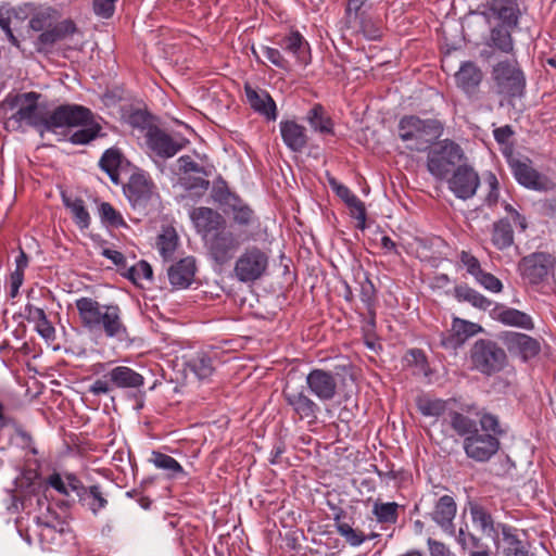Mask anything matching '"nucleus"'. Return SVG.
Returning a JSON list of instances; mask_svg holds the SVG:
<instances>
[{"label":"nucleus","instance_id":"f257e3e1","mask_svg":"<svg viewBox=\"0 0 556 556\" xmlns=\"http://www.w3.org/2000/svg\"><path fill=\"white\" fill-rule=\"evenodd\" d=\"M41 93L28 91L24 93L10 92L0 102V111L7 114L9 111L18 110L4 122V129L8 131L18 130L22 123L37 130L40 137L45 132L58 134L60 127H71L83 124L90 116V110L78 104H61L52 111H46L39 104Z\"/></svg>","mask_w":556,"mask_h":556},{"label":"nucleus","instance_id":"f03ea898","mask_svg":"<svg viewBox=\"0 0 556 556\" xmlns=\"http://www.w3.org/2000/svg\"><path fill=\"white\" fill-rule=\"evenodd\" d=\"M81 327L93 332L103 331L108 338L123 340L128 330L122 319L117 304H100L92 298L83 296L75 301Z\"/></svg>","mask_w":556,"mask_h":556},{"label":"nucleus","instance_id":"7ed1b4c3","mask_svg":"<svg viewBox=\"0 0 556 556\" xmlns=\"http://www.w3.org/2000/svg\"><path fill=\"white\" fill-rule=\"evenodd\" d=\"M354 365L344 359L330 369L313 368L305 378L308 392L320 402L332 401L349 382L355 381Z\"/></svg>","mask_w":556,"mask_h":556},{"label":"nucleus","instance_id":"20e7f679","mask_svg":"<svg viewBox=\"0 0 556 556\" xmlns=\"http://www.w3.org/2000/svg\"><path fill=\"white\" fill-rule=\"evenodd\" d=\"M481 430L464 439L466 456L477 463H488L501 448L500 438L506 433L498 417L489 412L478 414Z\"/></svg>","mask_w":556,"mask_h":556},{"label":"nucleus","instance_id":"39448f33","mask_svg":"<svg viewBox=\"0 0 556 556\" xmlns=\"http://www.w3.org/2000/svg\"><path fill=\"white\" fill-rule=\"evenodd\" d=\"M397 131L408 150L426 152L443 135L444 124L438 118L422 119L413 114L404 115L399 121Z\"/></svg>","mask_w":556,"mask_h":556},{"label":"nucleus","instance_id":"423d86ee","mask_svg":"<svg viewBox=\"0 0 556 556\" xmlns=\"http://www.w3.org/2000/svg\"><path fill=\"white\" fill-rule=\"evenodd\" d=\"M16 485L18 488V495H15L14 498L20 500L22 509H26L31 505L33 496L37 498L39 506L43 505L45 500L40 497V494L45 493L49 486L67 497L72 492L68 480L66 478L63 480L59 472L50 475L46 484H43L35 470H26L16 480Z\"/></svg>","mask_w":556,"mask_h":556},{"label":"nucleus","instance_id":"0eeeda50","mask_svg":"<svg viewBox=\"0 0 556 556\" xmlns=\"http://www.w3.org/2000/svg\"><path fill=\"white\" fill-rule=\"evenodd\" d=\"M471 368L484 376H492L502 371L507 364L505 350L493 340L479 339L470 351Z\"/></svg>","mask_w":556,"mask_h":556},{"label":"nucleus","instance_id":"6e6552de","mask_svg":"<svg viewBox=\"0 0 556 556\" xmlns=\"http://www.w3.org/2000/svg\"><path fill=\"white\" fill-rule=\"evenodd\" d=\"M463 159L465 153L462 147L451 139H444L428 150L427 168L437 179L443 180Z\"/></svg>","mask_w":556,"mask_h":556},{"label":"nucleus","instance_id":"1a4fd4ad","mask_svg":"<svg viewBox=\"0 0 556 556\" xmlns=\"http://www.w3.org/2000/svg\"><path fill=\"white\" fill-rule=\"evenodd\" d=\"M493 79L497 94L504 97L509 104L521 98L526 90V77L517 62H498L493 67Z\"/></svg>","mask_w":556,"mask_h":556},{"label":"nucleus","instance_id":"9d476101","mask_svg":"<svg viewBox=\"0 0 556 556\" xmlns=\"http://www.w3.org/2000/svg\"><path fill=\"white\" fill-rule=\"evenodd\" d=\"M124 194L131 207L144 214L160 199L156 185L144 172L132 173L128 182L123 187Z\"/></svg>","mask_w":556,"mask_h":556},{"label":"nucleus","instance_id":"9b49d317","mask_svg":"<svg viewBox=\"0 0 556 556\" xmlns=\"http://www.w3.org/2000/svg\"><path fill=\"white\" fill-rule=\"evenodd\" d=\"M268 267V255L257 247H251L237 258L233 267L235 277L243 283L261 279Z\"/></svg>","mask_w":556,"mask_h":556},{"label":"nucleus","instance_id":"f8f14e48","mask_svg":"<svg viewBox=\"0 0 556 556\" xmlns=\"http://www.w3.org/2000/svg\"><path fill=\"white\" fill-rule=\"evenodd\" d=\"M282 397L299 419L307 420L309 424L315 422L320 407L309 397L303 387L295 388L286 383L282 389Z\"/></svg>","mask_w":556,"mask_h":556},{"label":"nucleus","instance_id":"ddd939ff","mask_svg":"<svg viewBox=\"0 0 556 556\" xmlns=\"http://www.w3.org/2000/svg\"><path fill=\"white\" fill-rule=\"evenodd\" d=\"M239 238L225 228L214 232L206 241L210 257L218 265L227 264L240 248Z\"/></svg>","mask_w":556,"mask_h":556},{"label":"nucleus","instance_id":"4468645a","mask_svg":"<svg viewBox=\"0 0 556 556\" xmlns=\"http://www.w3.org/2000/svg\"><path fill=\"white\" fill-rule=\"evenodd\" d=\"M66 479L68 480L70 488L75 493L78 503L89 509L93 515L105 508L109 504L104 493L100 485L94 484L85 486L80 479L74 473H67Z\"/></svg>","mask_w":556,"mask_h":556},{"label":"nucleus","instance_id":"2eb2a0df","mask_svg":"<svg viewBox=\"0 0 556 556\" xmlns=\"http://www.w3.org/2000/svg\"><path fill=\"white\" fill-rule=\"evenodd\" d=\"M76 33H78V27L73 20L56 21L53 26L38 35L34 41L35 49L38 53L49 54L52 52L55 43L65 40Z\"/></svg>","mask_w":556,"mask_h":556},{"label":"nucleus","instance_id":"dca6fc26","mask_svg":"<svg viewBox=\"0 0 556 556\" xmlns=\"http://www.w3.org/2000/svg\"><path fill=\"white\" fill-rule=\"evenodd\" d=\"M554 258L545 252H535L521 258L519 262V270L521 276L531 285L542 282L553 267Z\"/></svg>","mask_w":556,"mask_h":556},{"label":"nucleus","instance_id":"f3484780","mask_svg":"<svg viewBox=\"0 0 556 556\" xmlns=\"http://www.w3.org/2000/svg\"><path fill=\"white\" fill-rule=\"evenodd\" d=\"M479 185V175L467 164L458 165L452 177L448 179V187L451 191L462 200L472 198L476 194Z\"/></svg>","mask_w":556,"mask_h":556},{"label":"nucleus","instance_id":"a211bd4d","mask_svg":"<svg viewBox=\"0 0 556 556\" xmlns=\"http://www.w3.org/2000/svg\"><path fill=\"white\" fill-rule=\"evenodd\" d=\"M507 163L519 185L536 191L546 189V177L531 166L530 160L527 159L526 161H521L509 155Z\"/></svg>","mask_w":556,"mask_h":556},{"label":"nucleus","instance_id":"6ab92c4d","mask_svg":"<svg viewBox=\"0 0 556 556\" xmlns=\"http://www.w3.org/2000/svg\"><path fill=\"white\" fill-rule=\"evenodd\" d=\"M148 148L159 157L166 160L176 155L184 146L157 126L150 127L146 134Z\"/></svg>","mask_w":556,"mask_h":556},{"label":"nucleus","instance_id":"aec40b11","mask_svg":"<svg viewBox=\"0 0 556 556\" xmlns=\"http://www.w3.org/2000/svg\"><path fill=\"white\" fill-rule=\"evenodd\" d=\"M277 45L286 52L290 53L295 62L306 66L312 61L311 47L299 30H291L288 35L278 39Z\"/></svg>","mask_w":556,"mask_h":556},{"label":"nucleus","instance_id":"412c9836","mask_svg":"<svg viewBox=\"0 0 556 556\" xmlns=\"http://www.w3.org/2000/svg\"><path fill=\"white\" fill-rule=\"evenodd\" d=\"M489 14L508 28L517 27L520 10L517 0H489L485 4Z\"/></svg>","mask_w":556,"mask_h":556},{"label":"nucleus","instance_id":"4be33fe9","mask_svg":"<svg viewBox=\"0 0 556 556\" xmlns=\"http://www.w3.org/2000/svg\"><path fill=\"white\" fill-rule=\"evenodd\" d=\"M503 341L509 351H517L525 361L536 356L541 351L540 342L525 333L507 331Z\"/></svg>","mask_w":556,"mask_h":556},{"label":"nucleus","instance_id":"5701e85b","mask_svg":"<svg viewBox=\"0 0 556 556\" xmlns=\"http://www.w3.org/2000/svg\"><path fill=\"white\" fill-rule=\"evenodd\" d=\"M483 79L481 68L472 61L463 62L458 72L455 74V81L466 94L472 97Z\"/></svg>","mask_w":556,"mask_h":556},{"label":"nucleus","instance_id":"b1692460","mask_svg":"<svg viewBox=\"0 0 556 556\" xmlns=\"http://www.w3.org/2000/svg\"><path fill=\"white\" fill-rule=\"evenodd\" d=\"M195 271V258L193 256H187L185 258H181L177 263L173 264L168 268L167 275L170 285L175 289H185L192 283Z\"/></svg>","mask_w":556,"mask_h":556},{"label":"nucleus","instance_id":"393cba45","mask_svg":"<svg viewBox=\"0 0 556 556\" xmlns=\"http://www.w3.org/2000/svg\"><path fill=\"white\" fill-rule=\"evenodd\" d=\"M280 134L283 143L292 152H302L308 142L307 130L303 125L295 121H281L279 124Z\"/></svg>","mask_w":556,"mask_h":556},{"label":"nucleus","instance_id":"a878e982","mask_svg":"<svg viewBox=\"0 0 556 556\" xmlns=\"http://www.w3.org/2000/svg\"><path fill=\"white\" fill-rule=\"evenodd\" d=\"M490 315L493 319L507 326L519 327L526 330L534 328L532 318L528 314L516 308L506 307L503 304H494L492 309H490Z\"/></svg>","mask_w":556,"mask_h":556},{"label":"nucleus","instance_id":"bb28decb","mask_svg":"<svg viewBox=\"0 0 556 556\" xmlns=\"http://www.w3.org/2000/svg\"><path fill=\"white\" fill-rule=\"evenodd\" d=\"M191 219L200 232L205 235L217 232L225 228V218L211 207H197L191 212Z\"/></svg>","mask_w":556,"mask_h":556},{"label":"nucleus","instance_id":"cd10ccee","mask_svg":"<svg viewBox=\"0 0 556 556\" xmlns=\"http://www.w3.org/2000/svg\"><path fill=\"white\" fill-rule=\"evenodd\" d=\"M245 96L250 106L268 121L277 118V106L271 96L266 90L261 92L253 89L249 84L244 86Z\"/></svg>","mask_w":556,"mask_h":556},{"label":"nucleus","instance_id":"c85d7f7f","mask_svg":"<svg viewBox=\"0 0 556 556\" xmlns=\"http://www.w3.org/2000/svg\"><path fill=\"white\" fill-rule=\"evenodd\" d=\"M334 526L338 533L345 539V541L352 546H358L363 544L367 539H374L377 536L376 533H371L366 536L363 531L354 529L352 526V517L348 516V513L343 509H339L333 517Z\"/></svg>","mask_w":556,"mask_h":556},{"label":"nucleus","instance_id":"c756f323","mask_svg":"<svg viewBox=\"0 0 556 556\" xmlns=\"http://www.w3.org/2000/svg\"><path fill=\"white\" fill-rule=\"evenodd\" d=\"M457 505L455 500L451 495H443L435 502L433 510L429 516L432 521L446 531L453 529Z\"/></svg>","mask_w":556,"mask_h":556},{"label":"nucleus","instance_id":"7c9ffc66","mask_svg":"<svg viewBox=\"0 0 556 556\" xmlns=\"http://www.w3.org/2000/svg\"><path fill=\"white\" fill-rule=\"evenodd\" d=\"M104 378L112 381L114 389H139L144 384L143 376L127 366L114 367Z\"/></svg>","mask_w":556,"mask_h":556},{"label":"nucleus","instance_id":"2f4dec72","mask_svg":"<svg viewBox=\"0 0 556 556\" xmlns=\"http://www.w3.org/2000/svg\"><path fill=\"white\" fill-rule=\"evenodd\" d=\"M503 541H504V556H529V551L526 544L519 539L517 530L508 525L500 523Z\"/></svg>","mask_w":556,"mask_h":556},{"label":"nucleus","instance_id":"473e14b6","mask_svg":"<svg viewBox=\"0 0 556 556\" xmlns=\"http://www.w3.org/2000/svg\"><path fill=\"white\" fill-rule=\"evenodd\" d=\"M124 161L125 157L122 151L118 148L113 147L104 151L99 161V166L109 175L112 182L117 185L119 182L118 169Z\"/></svg>","mask_w":556,"mask_h":556},{"label":"nucleus","instance_id":"72a5a7b5","mask_svg":"<svg viewBox=\"0 0 556 556\" xmlns=\"http://www.w3.org/2000/svg\"><path fill=\"white\" fill-rule=\"evenodd\" d=\"M415 404L422 416L439 418L445 414L448 401L422 393L416 397Z\"/></svg>","mask_w":556,"mask_h":556},{"label":"nucleus","instance_id":"f704fd0d","mask_svg":"<svg viewBox=\"0 0 556 556\" xmlns=\"http://www.w3.org/2000/svg\"><path fill=\"white\" fill-rule=\"evenodd\" d=\"M311 127L321 135H334L333 122L319 103L314 104L306 115Z\"/></svg>","mask_w":556,"mask_h":556},{"label":"nucleus","instance_id":"c9c22d12","mask_svg":"<svg viewBox=\"0 0 556 556\" xmlns=\"http://www.w3.org/2000/svg\"><path fill=\"white\" fill-rule=\"evenodd\" d=\"M491 241L501 251L514 244V230L508 218H501L493 224Z\"/></svg>","mask_w":556,"mask_h":556},{"label":"nucleus","instance_id":"e433bc0d","mask_svg":"<svg viewBox=\"0 0 556 556\" xmlns=\"http://www.w3.org/2000/svg\"><path fill=\"white\" fill-rule=\"evenodd\" d=\"M71 126L70 128H73ZM75 127H83L71 135L68 141L73 144H88L100 136L102 127L99 123L93 121V114L90 111V116L83 124L76 125Z\"/></svg>","mask_w":556,"mask_h":556},{"label":"nucleus","instance_id":"4c0bfd02","mask_svg":"<svg viewBox=\"0 0 556 556\" xmlns=\"http://www.w3.org/2000/svg\"><path fill=\"white\" fill-rule=\"evenodd\" d=\"M454 296L458 302H468L472 306L483 311H488L491 306H494L491 300L465 283L455 286Z\"/></svg>","mask_w":556,"mask_h":556},{"label":"nucleus","instance_id":"58836bf2","mask_svg":"<svg viewBox=\"0 0 556 556\" xmlns=\"http://www.w3.org/2000/svg\"><path fill=\"white\" fill-rule=\"evenodd\" d=\"M61 197L63 205L71 211L76 225L81 229L88 228L91 219L84 200L80 198L72 199L66 192H62Z\"/></svg>","mask_w":556,"mask_h":556},{"label":"nucleus","instance_id":"ea45409f","mask_svg":"<svg viewBox=\"0 0 556 556\" xmlns=\"http://www.w3.org/2000/svg\"><path fill=\"white\" fill-rule=\"evenodd\" d=\"M448 416L450 426L457 435L466 439L479 431L477 420L470 418L469 416H466L463 413L456 410L450 412Z\"/></svg>","mask_w":556,"mask_h":556},{"label":"nucleus","instance_id":"a19ab883","mask_svg":"<svg viewBox=\"0 0 556 556\" xmlns=\"http://www.w3.org/2000/svg\"><path fill=\"white\" fill-rule=\"evenodd\" d=\"M150 462L153 463L156 468L164 470L166 476L170 479L186 475L184 468L174 457L162 452L153 451Z\"/></svg>","mask_w":556,"mask_h":556},{"label":"nucleus","instance_id":"79ce46f5","mask_svg":"<svg viewBox=\"0 0 556 556\" xmlns=\"http://www.w3.org/2000/svg\"><path fill=\"white\" fill-rule=\"evenodd\" d=\"M400 505L395 502L383 503L377 500L372 506V515L382 525H395L399 519Z\"/></svg>","mask_w":556,"mask_h":556},{"label":"nucleus","instance_id":"37998d69","mask_svg":"<svg viewBox=\"0 0 556 556\" xmlns=\"http://www.w3.org/2000/svg\"><path fill=\"white\" fill-rule=\"evenodd\" d=\"M186 365L201 380L212 376L215 370L213 358L204 352L197 353Z\"/></svg>","mask_w":556,"mask_h":556},{"label":"nucleus","instance_id":"c03bdc74","mask_svg":"<svg viewBox=\"0 0 556 556\" xmlns=\"http://www.w3.org/2000/svg\"><path fill=\"white\" fill-rule=\"evenodd\" d=\"M58 20L59 12L55 9L45 8L34 13L28 25L34 31H39L41 34L50 26H53Z\"/></svg>","mask_w":556,"mask_h":556},{"label":"nucleus","instance_id":"a18cd8bd","mask_svg":"<svg viewBox=\"0 0 556 556\" xmlns=\"http://www.w3.org/2000/svg\"><path fill=\"white\" fill-rule=\"evenodd\" d=\"M468 505L473 523L478 525L483 532H495L494 520L489 510L477 502H469Z\"/></svg>","mask_w":556,"mask_h":556},{"label":"nucleus","instance_id":"49530a36","mask_svg":"<svg viewBox=\"0 0 556 556\" xmlns=\"http://www.w3.org/2000/svg\"><path fill=\"white\" fill-rule=\"evenodd\" d=\"M212 198L224 206L239 202V195L229 189L227 181L222 176H218L213 184Z\"/></svg>","mask_w":556,"mask_h":556},{"label":"nucleus","instance_id":"de8ad7c7","mask_svg":"<svg viewBox=\"0 0 556 556\" xmlns=\"http://www.w3.org/2000/svg\"><path fill=\"white\" fill-rule=\"evenodd\" d=\"M359 18L361 31L369 40H379L383 35V22L381 18L371 17L362 13Z\"/></svg>","mask_w":556,"mask_h":556},{"label":"nucleus","instance_id":"09e8293b","mask_svg":"<svg viewBox=\"0 0 556 556\" xmlns=\"http://www.w3.org/2000/svg\"><path fill=\"white\" fill-rule=\"evenodd\" d=\"M101 223L106 227H127L122 214L109 202H101L98 206Z\"/></svg>","mask_w":556,"mask_h":556},{"label":"nucleus","instance_id":"8fccbe9b","mask_svg":"<svg viewBox=\"0 0 556 556\" xmlns=\"http://www.w3.org/2000/svg\"><path fill=\"white\" fill-rule=\"evenodd\" d=\"M507 26L500 24L492 28L491 40L495 48L505 53H510L514 49L513 37Z\"/></svg>","mask_w":556,"mask_h":556},{"label":"nucleus","instance_id":"3c124183","mask_svg":"<svg viewBox=\"0 0 556 556\" xmlns=\"http://www.w3.org/2000/svg\"><path fill=\"white\" fill-rule=\"evenodd\" d=\"M178 184L187 191H190L194 195H203L210 188V181L202 176L180 175Z\"/></svg>","mask_w":556,"mask_h":556},{"label":"nucleus","instance_id":"603ef678","mask_svg":"<svg viewBox=\"0 0 556 556\" xmlns=\"http://www.w3.org/2000/svg\"><path fill=\"white\" fill-rule=\"evenodd\" d=\"M228 207L233 214V222L236 224L243 227L251 225L254 218V212L240 197L238 203L232 202Z\"/></svg>","mask_w":556,"mask_h":556},{"label":"nucleus","instance_id":"864d4df0","mask_svg":"<svg viewBox=\"0 0 556 556\" xmlns=\"http://www.w3.org/2000/svg\"><path fill=\"white\" fill-rule=\"evenodd\" d=\"M452 327L453 331L457 332V336L464 343L469 338L482 331V327L480 325L460 318H454Z\"/></svg>","mask_w":556,"mask_h":556},{"label":"nucleus","instance_id":"5fc2aeb1","mask_svg":"<svg viewBox=\"0 0 556 556\" xmlns=\"http://www.w3.org/2000/svg\"><path fill=\"white\" fill-rule=\"evenodd\" d=\"M177 235L174 229L165 231L157 238V247L161 255L166 260L173 256L177 248Z\"/></svg>","mask_w":556,"mask_h":556},{"label":"nucleus","instance_id":"6e6d98bb","mask_svg":"<svg viewBox=\"0 0 556 556\" xmlns=\"http://www.w3.org/2000/svg\"><path fill=\"white\" fill-rule=\"evenodd\" d=\"M124 276L137 283L139 279L151 280L153 277V269L147 261L141 260L135 266L129 267Z\"/></svg>","mask_w":556,"mask_h":556},{"label":"nucleus","instance_id":"4d7b16f0","mask_svg":"<svg viewBox=\"0 0 556 556\" xmlns=\"http://www.w3.org/2000/svg\"><path fill=\"white\" fill-rule=\"evenodd\" d=\"M127 123L134 128H139L141 130L147 129V131H149L150 127L155 126L152 124V115L148 111L141 109L131 111L127 116Z\"/></svg>","mask_w":556,"mask_h":556},{"label":"nucleus","instance_id":"13d9d810","mask_svg":"<svg viewBox=\"0 0 556 556\" xmlns=\"http://www.w3.org/2000/svg\"><path fill=\"white\" fill-rule=\"evenodd\" d=\"M178 174L179 175H189L191 173L201 174L204 177H208L211 172L205 167L201 166L199 163L192 160L189 155H182L178 159Z\"/></svg>","mask_w":556,"mask_h":556},{"label":"nucleus","instance_id":"bf43d9fd","mask_svg":"<svg viewBox=\"0 0 556 556\" xmlns=\"http://www.w3.org/2000/svg\"><path fill=\"white\" fill-rule=\"evenodd\" d=\"M361 285V300L366 308L376 307L377 304V289L369 277L366 275Z\"/></svg>","mask_w":556,"mask_h":556},{"label":"nucleus","instance_id":"052dcab7","mask_svg":"<svg viewBox=\"0 0 556 556\" xmlns=\"http://www.w3.org/2000/svg\"><path fill=\"white\" fill-rule=\"evenodd\" d=\"M457 541L464 549H468L469 555L472 552L488 547L484 543H482L480 538L470 532H465L463 529L459 530Z\"/></svg>","mask_w":556,"mask_h":556},{"label":"nucleus","instance_id":"680f3d73","mask_svg":"<svg viewBox=\"0 0 556 556\" xmlns=\"http://www.w3.org/2000/svg\"><path fill=\"white\" fill-rule=\"evenodd\" d=\"M262 50L264 55L268 59V61L278 68L286 72H290L292 70L291 63L282 55L279 49L271 47H263Z\"/></svg>","mask_w":556,"mask_h":556},{"label":"nucleus","instance_id":"e2e57ef3","mask_svg":"<svg viewBox=\"0 0 556 556\" xmlns=\"http://www.w3.org/2000/svg\"><path fill=\"white\" fill-rule=\"evenodd\" d=\"M351 210V214L358 220L357 228L365 229L366 225V207L365 204L354 194L346 203Z\"/></svg>","mask_w":556,"mask_h":556},{"label":"nucleus","instance_id":"0e129e2a","mask_svg":"<svg viewBox=\"0 0 556 556\" xmlns=\"http://www.w3.org/2000/svg\"><path fill=\"white\" fill-rule=\"evenodd\" d=\"M484 181L489 185V192L485 197V203L489 206H494L498 202L500 197V184L494 173L488 172L484 175Z\"/></svg>","mask_w":556,"mask_h":556},{"label":"nucleus","instance_id":"69168bd1","mask_svg":"<svg viewBox=\"0 0 556 556\" xmlns=\"http://www.w3.org/2000/svg\"><path fill=\"white\" fill-rule=\"evenodd\" d=\"M476 280L489 291L498 293L503 290L502 281L491 273L483 270L476 277Z\"/></svg>","mask_w":556,"mask_h":556},{"label":"nucleus","instance_id":"338daca9","mask_svg":"<svg viewBox=\"0 0 556 556\" xmlns=\"http://www.w3.org/2000/svg\"><path fill=\"white\" fill-rule=\"evenodd\" d=\"M459 258L464 266H466L467 271L475 278L479 276L480 273L483 271L479 260L471 253L467 251H462Z\"/></svg>","mask_w":556,"mask_h":556},{"label":"nucleus","instance_id":"774afa93","mask_svg":"<svg viewBox=\"0 0 556 556\" xmlns=\"http://www.w3.org/2000/svg\"><path fill=\"white\" fill-rule=\"evenodd\" d=\"M440 337V344L445 350L456 351L464 344L462 339L457 336V332L453 331V327L451 328L450 331L442 332Z\"/></svg>","mask_w":556,"mask_h":556}]
</instances>
